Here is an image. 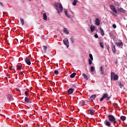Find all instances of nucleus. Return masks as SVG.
I'll list each match as a JSON object with an SVG mask.
<instances>
[{
  "mask_svg": "<svg viewBox=\"0 0 127 127\" xmlns=\"http://www.w3.org/2000/svg\"><path fill=\"white\" fill-rule=\"evenodd\" d=\"M76 76V72H73L71 74H70V78H74Z\"/></svg>",
  "mask_w": 127,
  "mask_h": 127,
  "instance_id": "27",
  "label": "nucleus"
},
{
  "mask_svg": "<svg viewBox=\"0 0 127 127\" xmlns=\"http://www.w3.org/2000/svg\"><path fill=\"white\" fill-rule=\"evenodd\" d=\"M24 102L25 103H26V104H31V101L28 99L27 96L25 97Z\"/></svg>",
  "mask_w": 127,
  "mask_h": 127,
  "instance_id": "11",
  "label": "nucleus"
},
{
  "mask_svg": "<svg viewBox=\"0 0 127 127\" xmlns=\"http://www.w3.org/2000/svg\"><path fill=\"white\" fill-rule=\"evenodd\" d=\"M95 29H96V27H95V26H90V30L91 32H94V31H95Z\"/></svg>",
  "mask_w": 127,
  "mask_h": 127,
  "instance_id": "19",
  "label": "nucleus"
},
{
  "mask_svg": "<svg viewBox=\"0 0 127 127\" xmlns=\"http://www.w3.org/2000/svg\"><path fill=\"white\" fill-rule=\"evenodd\" d=\"M95 70V68L94 67V66H91L90 67V71L91 72H94V70Z\"/></svg>",
  "mask_w": 127,
  "mask_h": 127,
  "instance_id": "35",
  "label": "nucleus"
},
{
  "mask_svg": "<svg viewBox=\"0 0 127 127\" xmlns=\"http://www.w3.org/2000/svg\"><path fill=\"white\" fill-rule=\"evenodd\" d=\"M43 50L44 51V53H46V50H47V46H43Z\"/></svg>",
  "mask_w": 127,
  "mask_h": 127,
  "instance_id": "20",
  "label": "nucleus"
},
{
  "mask_svg": "<svg viewBox=\"0 0 127 127\" xmlns=\"http://www.w3.org/2000/svg\"><path fill=\"white\" fill-rule=\"evenodd\" d=\"M112 27H113V28H114V29L117 28V25H116L115 24H114L112 25Z\"/></svg>",
  "mask_w": 127,
  "mask_h": 127,
  "instance_id": "42",
  "label": "nucleus"
},
{
  "mask_svg": "<svg viewBox=\"0 0 127 127\" xmlns=\"http://www.w3.org/2000/svg\"><path fill=\"white\" fill-rule=\"evenodd\" d=\"M104 125L107 126V127H110L111 126V122L108 120H105L104 122Z\"/></svg>",
  "mask_w": 127,
  "mask_h": 127,
  "instance_id": "13",
  "label": "nucleus"
},
{
  "mask_svg": "<svg viewBox=\"0 0 127 127\" xmlns=\"http://www.w3.org/2000/svg\"><path fill=\"white\" fill-rule=\"evenodd\" d=\"M90 114L91 116H93V115L95 114V111H93L92 110H90Z\"/></svg>",
  "mask_w": 127,
  "mask_h": 127,
  "instance_id": "30",
  "label": "nucleus"
},
{
  "mask_svg": "<svg viewBox=\"0 0 127 127\" xmlns=\"http://www.w3.org/2000/svg\"><path fill=\"white\" fill-rule=\"evenodd\" d=\"M29 0V1H31L32 0Z\"/></svg>",
  "mask_w": 127,
  "mask_h": 127,
  "instance_id": "52",
  "label": "nucleus"
},
{
  "mask_svg": "<svg viewBox=\"0 0 127 127\" xmlns=\"http://www.w3.org/2000/svg\"><path fill=\"white\" fill-rule=\"evenodd\" d=\"M0 95H1V92H0Z\"/></svg>",
  "mask_w": 127,
  "mask_h": 127,
  "instance_id": "53",
  "label": "nucleus"
},
{
  "mask_svg": "<svg viewBox=\"0 0 127 127\" xmlns=\"http://www.w3.org/2000/svg\"><path fill=\"white\" fill-rule=\"evenodd\" d=\"M108 96H109L108 95V94H107V93L104 94L102 96V97L100 99V102H103V101H104V100H105V99H107Z\"/></svg>",
  "mask_w": 127,
  "mask_h": 127,
  "instance_id": "8",
  "label": "nucleus"
},
{
  "mask_svg": "<svg viewBox=\"0 0 127 127\" xmlns=\"http://www.w3.org/2000/svg\"><path fill=\"white\" fill-rule=\"evenodd\" d=\"M74 89L72 88H69L68 89V90L67 91V95H72V94H73V93H74Z\"/></svg>",
  "mask_w": 127,
  "mask_h": 127,
  "instance_id": "7",
  "label": "nucleus"
},
{
  "mask_svg": "<svg viewBox=\"0 0 127 127\" xmlns=\"http://www.w3.org/2000/svg\"><path fill=\"white\" fill-rule=\"evenodd\" d=\"M70 40L72 43H74V42H75V40L73 37L70 38Z\"/></svg>",
  "mask_w": 127,
  "mask_h": 127,
  "instance_id": "38",
  "label": "nucleus"
},
{
  "mask_svg": "<svg viewBox=\"0 0 127 127\" xmlns=\"http://www.w3.org/2000/svg\"><path fill=\"white\" fill-rule=\"evenodd\" d=\"M64 13H65V15L67 16V17H68V18H71V15L70 14H68V11H67L66 10H65Z\"/></svg>",
  "mask_w": 127,
  "mask_h": 127,
  "instance_id": "18",
  "label": "nucleus"
},
{
  "mask_svg": "<svg viewBox=\"0 0 127 127\" xmlns=\"http://www.w3.org/2000/svg\"><path fill=\"white\" fill-rule=\"evenodd\" d=\"M96 98H97V95L95 94H93V95H91L90 97V98L92 100H95V99H96Z\"/></svg>",
  "mask_w": 127,
  "mask_h": 127,
  "instance_id": "23",
  "label": "nucleus"
},
{
  "mask_svg": "<svg viewBox=\"0 0 127 127\" xmlns=\"http://www.w3.org/2000/svg\"><path fill=\"white\" fill-rule=\"evenodd\" d=\"M118 86H119L120 88H124V84H122V82H121V81H118Z\"/></svg>",
  "mask_w": 127,
  "mask_h": 127,
  "instance_id": "17",
  "label": "nucleus"
},
{
  "mask_svg": "<svg viewBox=\"0 0 127 127\" xmlns=\"http://www.w3.org/2000/svg\"><path fill=\"white\" fill-rule=\"evenodd\" d=\"M64 45L66 46L67 48H69V41L67 38H65L64 40Z\"/></svg>",
  "mask_w": 127,
  "mask_h": 127,
  "instance_id": "5",
  "label": "nucleus"
},
{
  "mask_svg": "<svg viewBox=\"0 0 127 127\" xmlns=\"http://www.w3.org/2000/svg\"><path fill=\"white\" fill-rule=\"evenodd\" d=\"M115 44L118 47H122V48H123V46H124V43L123 42H121L120 43L116 42L115 43Z\"/></svg>",
  "mask_w": 127,
  "mask_h": 127,
  "instance_id": "10",
  "label": "nucleus"
},
{
  "mask_svg": "<svg viewBox=\"0 0 127 127\" xmlns=\"http://www.w3.org/2000/svg\"><path fill=\"white\" fill-rule=\"evenodd\" d=\"M95 22L96 25H97V26H99V25L101 24V21L100 20V19H99L98 18H96L95 19Z\"/></svg>",
  "mask_w": 127,
  "mask_h": 127,
  "instance_id": "9",
  "label": "nucleus"
},
{
  "mask_svg": "<svg viewBox=\"0 0 127 127\" xmlns=\"http://www.w3.org/2000/svg\"><path fill=\"white\" fill-rule=\"evenodd\" d=\"M25 96H26V97H28V96H29V93H28V92H25Z\"/></svg>",
  "mask_w": 127,
  "mask_h": 127,
  "instance_id": "36",
  "label": "nucleus"
},
{
  "mask_svg": "<svg viewBox=\"0 0 127 127\" xmlns=\"http://www.w3.org/2000/svg\"><path fill=\"white\" fill-rule=\"evenodd\" d=\"M54 73L56 74V75H58V74H59V71H58V70H55L54 71Z\"/></svg>",
  "mask_w": 127,
  "mask_h": 127,
  "instance_id": "39",
  "label": "nucleus"
},
{
  "mask_svg": "<svg viewBox=\"0 0 127 127\" xmlns=\"http://www.w3.org/2000/svg\"><path fill=\"white\" fill-rule=\"evenodd\" d=\"M115 5H117V6H119L120 5V3L118 2H115Z\"/></svg>",
  "mask_w": 127,
  "mask_h": 127,
  "instance_id": "41",
  "label": "nucleus"
},
{
  "mask_svg": "<svg viewBox=\"0 0 127 127\" xmlns=\"http://www.w3.org/2000/svg\"><path fill=\"white\" fill-rule=\"evenodd\" d=\"M43 19H44V20H47V15H46V13H44L43 14Z\"/></svg>",
  "mask_w": 127,
  "mask_h": 127,
  "instance_id": "21",
  "label": "nucleus"
},
{
  "mask_svg": "<svg viewBox=\"0 0 127 127\" xmlns=\"http://www.w3.org/2000/svg\"><path fill=\"white\" fill-rule=\"evenodd\" d=\"M20 22L22 25H24V20L21 18H20Z\"/></svg>",
  "mask_w": 127,
  "mask_h": 127,
  "instance_id": "29",
  "label": "nucleus"
},
{
  "mask_svg": "<svg viewBox=\"0 0 127 127\" xmlns=\"http://www.w3.org/2000/svg\"><path fill=\"white\" fill-rule=\"evenodd\" d=\"M94 37H95V38H98L99 36H98V34H95L94 35Z\"/></svg>",
  "mask_w": 127,
  "mask_h": 127,
  "instance_id": "43",
  "label": "nucleus"
},
{
  "mask_svg": "<svg viewBox=\"0 0 127 127\" xmlns=\"http://www.w3.org/2000/svg\"><path fill=\"white\" fill-rule=\"evenodd\" d=\"M127 118H126L125 116H122L121 117V120H122V121H123V122H125V121H126Z\"/></svg>",
  "mask_w": 127,
  "mask_h": 127,
  "instance_id": "24",
  "label": "nucleus"
},
{
  "mask_svg": "<svg viewBox=\"0 0 127 127\" xmlns=\"http://www.w3.org/2000/svg\"><path fill=\"white\" fill-rule=\"evenodd\" d=\"M100 33L102 36H104L105 35V33L104 32V30L102 28H100Z\"/></svg>",
  "mask_w": 127,
  "mask_h": 127,
  "instance_id": "22",
  "label": "nucleus"
},
{
  "mask_svg": "<svg viewBox=\"0 0 127 127\" xmlns=\"http://www.w3.org/2000/svg\"><path fill=\"white\" fill-rule=\"evenodd\" d=\"M112 39H113L114 41H118V38H117L116 36H113Z\"/></svg>",
  "mask_w": 127,
  "mask_h": 127,
  "instance_id": "28",
  "label": "nucleus"
},
{
  "mask_svg": "<svg viewBox=\"0 0 127 127\" xmlns=\"http://www.w3.org/2000/svg\"><path fill=\"white\" fill-rule=\"evenodd\" d=\"M110 75H111V79H112V72L110 73Z\"/></svg>",
  "mask_w": 127,
  "mask_h": 127,
  "instance_id": "51",
  "label": "nucleus"
},
{
  "mask_svg": "<svg viewBox=\"0 0 127 127\" xmlns=\"http://www.w3.org/2000/svg\"><path fill=\"white\" fill-rule=\"evenodd\" d=\"M112 122L113 123V125H114L115 127H118V125H116L117 120H116V118H115V116L113 115L112 116Z\"/></svg>",
  "mask_w": 127,
  "mask_h": 127,
  "instance_id": "6",
  "label": "nucleus"
},
{
  "mask_svg": "<svg viewBox=\"0 0 127 127\" xmlns=\"http://www.w3.org/2000/svg\"><path fill=\"white\" fill-rule=\"evenodd\" d=\"M107 101H110V99H111V97L108 96L107 98Z\"/></svg>",
  "mask_w": 127,
  "mask_h": 127,
  "instance_id": "44",
  "label": "nucleus"
},
{
  "mask_svg": "<svg viewBox=\"0 0 127 127\" xmlns=\"http://www.w3.org/2000/svg\"><path fill=\"white\" fill-rule=\"evenodd\" d=\"M84 105H85V101L82 102V106H84Z\"/></svg>",
  "mask_w": 127,
  "mask_h": 127,
  "instance_id": "48",
  "label": "nucleus"
},
{
  "mask_svg": "<svg viewBox=\"0 0 127 127\" xmlns=\"http://www.w3.org/2000/svg\"><path fill=\"white\" fill-rule=\"evenodd\" d=\"M100 71L102 75H106V73H105V72H104V67H103V66H100Z\"/></svg>",
  "mask_w": 127,
  "mask_h": 127,
  "instance_id": "14",
  "label": "nucleus"
},
{
  "mask_svg": "<svg viewBox=\"0 0 127 127\" xmlns=\"http://www.w3.org/2000/svg\"><path fill=\"white\" fill-rule=\"evenodd\" d=\"M17 70L21 69V65H17Z\"/></svg>",
  "mask_w": 127,
  "mask_h": 127,
  "instance_id": "40",
  "label": "nucleus"
},
{
  "mask_svg": "<svg viewBox=\"0 0 127 127\" xmlns=\"http://www.w3.org/2000/svg\"><path fill=\"white\" fill-rule=\"evenodd\" d=\"M113 53L115 54H116V52H117V50H116V46H113V49L112 50Z\"/></svg>",
  "mask_w": 127,
  "mask_h": 127,
  "instance_id": "26",
  "label": "nucleus"
},
{
  "mask_svg": "<svg viewBox=\"0 0 127 127\" xmlns=\"http://www.w3.org/2000/svg\"><path fill=\"white\" fill-rule=\"evenodd\" d=\"M7 99L8 102H11V101H13V98L12 97V95H11V93L10 92H8L7 93Z\"/></svg>",
  "mask_w": 127,
  "mask_h": 127,
  "instance_id": "3",
  "label": "nucleus"
},
{
  "mask_svg": "<svg viewBox=\"0 0 127 127\" xmlns=\"http://www.w3.org/2000/svg\"><path fill=\"white\" fill-rule=\"evenodd\" d=\"M118 10L120 12H122L123 13H125L126 12V10L124 9L123 8H118Z\"/></svg>",
  "mask_w": 127,
  "mask_h": 127,
  "instance_id": "16",
  "label": "nucleus"
},
{
  "mask_svg": "<svg viewBox=\"0 0 127 127\" xmlns=\"http://www.w3.org/2000/svg\"><path fill=\"white\" fill-rule=\"evenodd\" d=\"M82 77H83V78H84L85 80H88V76H87V75H86V74L83 73Z\"/></svg>",
  "mask_w": 127,
  "mask_h": 127,
  "instance_id": "25",
  "label": "nucleus"
},
{
  "mask_svg": "<svg viewBox=\"0 0 127 127\" xmlns=\"http://www.w3.org/2000/svg\"><path fill=\"white\" fill-rule=\"evenodd\" d=\"M25 62L27 64V65H31V62H30V60L25 58L24 59Z\"/></svg>",
  "mask_w": 127,
  "mask_h": 127,
  "instance_id": "12",
  "label": "nucleus"
},
{
  "mask_svg": "<svg viewBox=\"0 0 127 127\" xmlns=\"http://www.w3.org/2000/svg\"><path fill=\"white\" fill-rule=\"evenodd\" d=\"M54 7L56 9L58 13H61L62 11H63V6H62V4L55 2L54 3Z\"/></svg>",
  "mask_w": 127,
  "mask_h": 127,
  "instance_id": "1",
  "label": "nucleus"
},
{
  "mask_svg": "<svg viewBox=\"0 0 127 127\" xmlns=\"http://www.w3.org/2000/svg\"><path fill=\"white\" fill-rule=\"evenodd\" d=\"M73 5H76L77 4V0H74V1L72 2Z\"/></svg>",
  "mask_w": 127,
  "mask_h": 127,
  "instance_id": "34",
  "label": "nucleus"
},
{
  "mask_svg": "<svg viewBox=\"0 0 127 127\" xmlns=\"http://www.w3.org/2000/svg\"><path fill=\"white\" fill-rule=\"evenodd\" d=\"M92 63H93V62L91 60V59H88V64L89 65H92Z\"/></svg>",
  "mask_w": 127,
  "mask_h": 127,
  "instance_id": "33",
  "label": "nucleus"
},
{
  "mask_svg": "<svg viewBox=\"0 0 127 127\" xmlns=\"http://www.w3.org/2000/svg\"><path fill=\"white\" fill-rule=\"evenodd\" d=\"M89 58H90V59L92 61H93V60H94V59L93 58V55L91 54H89Z\"/></svg>",
  "mask_w": 127,
  "mask_h": 127,
  "instance_id": "31",
  "label": "nucleus"
},
{
  "mask_svg": "<svg viewBox=\"0 0 127 127\" xmlns=\"http://www.w3.org/2000/svg\"><path fill=\"white\" fill-rule=\"evenodd\" d=\"M19 75H23V72H22V71L20 72Z\"/></svg>",
  "mask_w": 127,
  "mask_h": 127,
  "instance_id": "46",
  "label": "nucleus"
},
{
  "mask_svg": "<svg viewBox=\"0 0 127 127\" xmlns=\"http://www.w3.org/2000/svg\"><path fill=\"white\" fill-rule=\"evenodd\" d=\"M108 119L110 122H112V115H110L108 116Z\"/></svg>",
  "mask_w": 127,
  "mask_h": 127,
  "instance_id": "37",
  "label": "nucleus"
},
{
  "mask_svg": "<svg viewBox=\"0 0 127 127\" xmlns=\"http://www.w3.org/2000/svg\"><path fill=\"white\" fill-rule=\"evenodd\" d=\"M112 79L114 81H118L119 80V75L116 74L115 72H112Z\"/></svg>",
  "mask_w": 127,
  "mask_h": 127,
  "instance_id": "2",
  "label": "nucleus"
},
{
  "mask_svg": "<svg viewBox=\"0 0 127 127\" xmlns=\"http://www.w3.org/2000/svg\"><path fill=\"white\" fill-rule=\"evenodd\" d=\"M100 47H101V48H104V43L100 42Z\"/></svg>",
  "mask_w": 127,
  "mask_h": 127,
  "instance_id": "32",
  "label": "nucleus"
},
{
  "mask_svg": "<svg viewBox=\"0 0 127 127\" xmlns=\"http://www.w3.org/2000/svg\"><path fill=\"white\" fill-rule=\"evenodd\" d=\"M110 7L111 9H112V5H110Z\"/></svg>",
  "mask_w": 127,
  "mask_h": 127,
  "instance_id": "50",
  "label": "nucleus"
},
{
  "mask_svg": "<svg viewBox=\"0 0 127 127\" xmlns=\"http://www.w3.org/2000/svg\"><path fill=\"white\" fill-rule=\"evenodd\" d=\"M113 106H114L115 108H117V107H118V105L116 103L113 104Z\"/></svg>",
  "mask_w": 127,
  "mask_h": 127,
  "instance_id": "45",
  "label": "nucleus"
},
{
  "mask_svg": "<svg viewBox=\"0 0 127 127\" xmlns=\"http://www.w3.org/2000/svg\"><path fill=\"white\" fill-rule=\"evenodd\" d=\"M63 31L64 33H65V34H66L67 35L69 34V31H68V29H67L66 28H64L63 29Z\"/></svg>",
  "mask_w": 127,
  "mask_h": 127,
  "instance_id": "15",
  "label": "nucleus"
},
{
  "mask_svg": "<svg viewBox=\"0 0 127 127\" xmlns=\"http://www.w3.org/2000/svg\"><path fill=\"white\" fill-rule=\"evenodd\" d=\"M0 5L1 6H2V7H3V4H2V2H0Z\"/></svg>",
  "mask_w": 127,
  "mask_h": 127,
  "instance_id": "47",
  "label": "nucleus"
},
{
  "mask_svg": "<svg viewBox=\"0 0 127 127\" xmlns=\"http://www.w3.org/2000/svg\"><path fill=\"white\" fill-rule=\"evenodd\" d=\"M115 64H118V60H116V61L115 62Z\"/></svg>",
  "mask_w": 127,
  "mask_h": 127,
  "instance_id": "49",
  "label": "nucleus"
},
{
  "mask_svg": "<svg viewBox=\"0 0 127 127\" xmlns=\"http://www.w3.org/2000/svg\"><path fill=\"white\" fill-rule=\"evenodd\" d=\"M112 10H113V11L114 12L112 14L114 15V16H117L118 14V11L116 9V7H115V6L113 5H112Z\"/></svg>",
  "mask_w": 127,
  "mask_h": 127,
  "instance_id": "4",
  "label": "nucleus"
}]
</instances>
